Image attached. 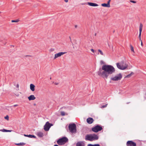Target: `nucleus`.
<instances>
[{
  "instance_id": "f257e3e1",
  "label": "nucleus",
  "mask_w": 146,
  "mask_h": 146,
  "mask_svg": "<svg viewBox=\"0 0 146 146\" xmlns=\"http://www.w3.org/2000/svg\"><path fill=\"white\" fill-rule=\"evenodd\" d=\"M115 71V69L112 66L110 65H103L101 69H100L98 72V74L104 78H107L110 74H111Z\"/></svg>"
},
{
  "instance_id": "f03ea898",
  "label": "nucleus",
  "mask_w": 146,
  "mask_h": 146,
  "mask_svg": "<svg viewBox=\"0 0 146 146\" xmlns=\"http://www.w3.org/2000/svg\"><path fill=\"white\" fill-rule=\"evenodd\" d=\"M99 138L98 136L95 134H88L85 136V139L90 141L97 140Z\"/></svg>"
},
{
  "instance_id": "7ed1b4c3",
  "label": "nucleus",
  "mask_w": 146,
  "mask_h": 146,
  "mask_svg": "<svg viewBox=\"0 0 146 146\" xmlns=\"http://www.w3.org/2000/svg\"><path fill=\"white\" fill-rule=\"evenodd\" d=\"M117 67L119 69L122 70H125L126 69L128 65L123 61H122L120 63H118L116 64Z\"/></svg>"
},
{
  "instance_id": "20e7f679",
  "label": "nucleus",
  "mask_w": 146,
  "mask_h": 146,
  "mask_svg": "<svg viewBox=\"0 0 146 146\" xmlns=\"http://www.w3.org/2000/svg\"><path fill=\"white\" fill-rule=\"evenodd\" d=\"M68 141V139L66 137H64L58 139L57 142L58 145H61L64 144Z\"/></svg>"
},
{
  "instance_id": "39448f33",
  "label": "nucleus",
  "mask_w": 146,
  "mask_h": 146,
  "mask_svg": "<svg viewBox=\"0 0 146 146\" xmlns=\"http://www.w3.org/2000/svg\"><path fill=\"white\" fill-rule=\"evenodd\" d=\"M122 77V75L121 73H119L114 76L111 77L110 79L113 81H117L121 80Z\"/></svg>"
},
{
  "instance_id": "423d86ee",
  "label": "nucleus",
  "mask_w": 146,
  "mask_h": 146,
  "mask_svg": "<svg viewBox=\"0 0 146 146\" xmlns=\"http://www.w3.org/2000/svg\"><path fill=\"white\" fill-rule=\"evenodd\" d=\"M76 127L75 124L73 123L69 124V129L70 131L72 133H75L76 131Z\"/></svg>"
},
{
  "instance_id": "0eeeda50",
  "label": "nucleus",
  "mask_w": 146,
  "mask_h": 146,
  "mask_svg": "<svg viewBox=\"0 0 146 146\" xmlns=\"http://www.w3.org/2000/svg\"><path fill=\"white\" fill-rule=\"evenodd\" d=\"M102 129V127L99 125H97L92 129V131L95 132H98Z\"/></svg>"
},
{
  "instance_id": "6e6552de",
  "label": "nucleus",
  "mask_w": 146,
  "mask_h": 146,
  "mask_svg": "<svg viewBox=\"0 0 146 146\" xmlns=\"http://www.w3.org/2000/svg\"><path fill=\"white\" fill-rule=\"evenodd\" d=\"M52 125H53L52 124H51L49 122L47 121L44 126V129L45 131H48L50 127Z\"/></svg>"
},
{
  "instance_id": "1a4fd4ad",
  "label": "nucleus",
  "mask_w": 146,
  "mask_h": 146,
  "mask_svg": "<svg viewBox=\"0 0 146 146\" xmlns=\"http://www.w3.org/2000/svg\"><path fill=\"white\" fill-rule=\"evenodd\" d=\"M66 52H59L57 53L56 54H55L54 56V59H56V58L60 57L62 55H63L65 54L66 53Z\"/></svg>"
},
{
  "instance_id": "9d476101",
  "label": "nucleus",
  "mask_w": 146,
  "mask_h": 146,
  "mask_svg": "<svg viewBox=\"0 0 146 146\" xmlns=\"http://www.w3.org/2000/svg\"><path fill=\"white\" fill-rule=\"evenodd\" d=\"M126 145L127 146H136V144L132 141H129L127 142Z\"/></svg>"
},
{
  "instance_id": "9b49d317",
  "label": "nucleus",
  "mask_w": 146,
  "mask_h": 146,
  "mask_svg": "<svg viewBox=\"0 0 146 146\" xmlns=\"http://www.w3.org/2000/svg\"><path fill=\"white\" fill-rule=\"evenodd\" d=\"M143 27V25L141 23H140V25H139V40L140 41L142 40H141V35Z\"/></svg>"
},
{
  "instance_id": "f8f14e48",
  "label": "nucleus",
  "mask_w": 146,
  "mask_h": 146,
  "mask_svg": "<svg viewBox=\"0 0 146 146\" xmlns=\"http://www.w3.org/2000/svg\"><path fill=\"white\" fill-rule=\"evenodd\" d=\"M86 121L88 124H91L93 122L94 120L92 118L89 117L87 119Z\"/></svg>"
},
{
  "instance_id": "ddd939ff",
  "label": "nucleus",
  "mask_w": 146,
  "mask_h": 146,
  "mask_svg": "<svg viewBox=\"0 0 146 146\" xmlns=\"http://www.w3.org/2000/svg\"><path fill=\"white\" fill-rule=\"evenodd\" d=\"M87 4L89 6L93 7H96L98 6V4L88 2L87 3Z\"/></svg>"
},
{
  "instance_id": "4468645a",
  "label": "nucleus",
  "mask_w": 146,
  "mask_h": 146,
  "mask_svg": "<svg viewBox=\"0 0 146 146\" xmlns=\"http://www.w3.org/2000/svg\"><path fill=\"white\" fill-rule=\"evenodd\" d=\"M85 144L83 141H79L77 143L76 146H84Z\"/></svg>"
},
{
  "instance_id": "2eb2a0df",
  "label": "nucleus",
  "mask_w": 146,
  "mask_h": 146,
  "mask_svg": "<svg viewBox=\"0 0 146 146\" xmlns=\"http://www.w3.org/2000/svg\"><path fill=\"white\" fill-rule=\"evenodd\" d=\"M28 98L29 101L34 100L36 99V98L33 95H30L28 97Z\"/></svg>"
},
{
  "instance_id": "dca6fc26",
  "label": "nucleus",
  "mask_w": 146,
  "mask_h": 146,
  "mask_svg": "<svg viewBox=\"0 0 146 146\" xmlns=\"http://www.w3.org/2000/svg\"><path fill=\"white\" fill-rule=\"evenodd\" d=\"M30 89L33 92H34L35 90V86L33 84H31L30 86Z\"/></svg>"
},
{
  "instance_id": "f3484780",
  "label": "nucleus",
  "mask_w": 146,
  "mask_h": 146,
  "mask_svg": "<svg viewBox=\"0 0 146 146\" xmlns=\"http://www.w3.org/2000/svg\"><path fill=\"white\" fill-rule=\"evenodd\" d=\"M101 5L104 7H110V6H109L108 4L107 3H102L101 4Z\"/></svg>"
},
{
  "instance_id": "a211bd4d",
  "label": "nucleus",
  "mask_w": 146,
  "mask_h": 146,
  "mask_svg": "<svg viewBox=\"0 0 146 146\" xmlns=\"http://www.w3.org/2000/svg\"><path fill=\"white\" fill-rule=\"evenodd\" d=\"M37 135L39 137H42L43 135V133L41 132H38L37 133Z\"/></svg>"
},
{
  "instance_id": "6ab92c4d",
  "label": "nucleus",
  "mask_w": 146,
  "mask_h": 146,
  "mask_svg": "<svg viewBox=\"0 0 146 146\" xmlns=\"http://www.w3.org/2000/svg\"><path fill=\"white\" fill-rule=\"evenodd\" d=\"M26 144V143H24L22 142L19 143H15V145L18 146H24Z\"/></svg>"
},
{
  "instance_id": "aec40b11",
  "label": "nucleus",
  "mask_w": 146,
  "mask_h": 146,
  "mask_svg": "<svg viewBox=\"0 0 146 146\" xmlns=\"http://www.w3.org/2000/svg\"><path fill=\"white\" fill-rule=\"evenodd\" d=\"M0 131L2 132H11L12 131V130H7L4 129H0Z\"/></svg>"
},
{
  "instance_id": "412c9836",
  "label": "nucleus",
  "mask_w": 146,
  "mask_h": 146,
  "mask_svg": "<svg viewBox=\"0 0 146 146\" xmlns=\"http://www.w3.org/2000/svg\"><path fill=\"white\" fill-rule=\"evenodd\" d=\"M98 54H99V52L100 53V54L102 55H104V53H103V52L102 51L100 50V49H99L98 50Z\"/></svg>"
},
{
  "instance_id": "4be33fe9",
  "label": "nucleus",
  "mask_w": 146,
  "mask_h": 146,
  "mask_svg": "<svg viewBox=\"0 0 146 146\" xmlns=\"http://www.w3.org/2000/svg\"><path fill=\"white\" fill-rule=\"evenodd\" d=\"M133 74V72H131V74H129V75H127V76H126L125 77V78H129L130 77L131 75Z\"/></svg>"
},
{
  "instance_id": "5701e85b",
  "label": "nucleus",
  "mask_w": 146,
  "mask_h": 146,
  "mask_svg": "<svg viewBox=\"0 0 146 146\" xmlns=\"http://www.w3.org/2000/svg\"><path fill=\"white\" fill-rule=\"evenodd\" d=\"M88 146H100V145L98 144H95V145L89 144L88 145Z\"/></svg>"
},
{
  "instance_id": "b1692460",
  "label": "nucleus",
  "mask_w": 146,
  "mask_h": 146,
  "mask_svg": "<svg viewBox=\"0 0 146 146\" xmlns=\"http://www.w3.org/2000/svg\"><path fill=\"white\" fill-rule=\"evenodd\" d=\"M130 47L131 48V50L134 53V49L133 46L131 45H130Z\"/></svg>"
},
{
  "instance_id": "393cba45",
  "label": "nucleus",
  "mask_w": 146,
  "mask_h": 146,
  "mask_svg": "<svg viewBox=\"0 0 146 146\" xmlns=\"http://www.w3.org/2000/svg\"><path fill=\"white\" fill-rule=\"evenodd\" d=\"M19 21V20L18 19H17L16 20H11V22H18Z\"/></svg>"
},
{
  "instance_id": "a878e982",
  "label": "nucleus",
  "mask_w": 146,
  "mask_h": 146,
  "mask_svg": "<svg viewBox=\"0 0 146 146\" xmlns=\"http://www.w3.org/2000/svg\"><path fill=\"white\" fill-rule=\"evenodd\" d=\"M5 119L6 120H7V121L9 120V117L8 115H7L5 117H4Z\"/></svg>"
},
{
  "instance_id": "bb28decb",
  "label": "nucleus",
  "mask_w": 146,
  "mask_h": 146,
  "mask_svg": "<svg viewBox=\"0 0 146 146\" xmlns=\"http://www.w3.org/2000/svg\"><path fill=\"white\" fill-rule=\"evenodd\" d=\"M107 105H108V104H106L105 105L102 106L100 108H106V107H107Z\"/></svg>"
},
{
  "instance_id": "cd10ccee",
  "label": "nucleus",
  "mask_w": 146,
  "mask_h": 146,
  "mask_svg": "<svg viewBox=\"0 0 146 146\" xmlns=\"http://www.w3.org/2000/svg\"><path fill=\"white\" fill-rule=\"evenodd\" d=\"M24 136L25 137H29L30 138H31V135H27L24 134Z\"/></svg>"
},
{
  "instance_id": "c85d7f7f",
  "label": "nucleus",
  "mask_w": 146,
  "mask_h": 146,
  "mask_svg": "<svg viewBox=\"0 0 146 146\" xmlns=\"http://www.w3.org/2000/svg\"><path fill=\"white\" fill-rule=\"evenodd\" d=\"M61 114L62 116H64L65 115V113L64 111H61Z\"/></svg>"
},
{
  "instance_id": "c756f323",
  "label": "nucleus",
  "mask_w": 146,
  "mask_h": 146,
  "mask_svg": "<svg viewBox=\"0 0 146 146\" xmlns=\"http://www.w3.org/2000/svg\"><path fill=\"white\" fill-rule=\"evenodd\" d=\"M16 87L17 88V90H19V84H17L16 85Z\"/></svg>"
},
{
  "instance_id": "7c9ffc66",
  "label": "nucleus",
  "mask_w": 146,
  "mask_h": 146,
  "mask_svg": "<svg viewBox=\"0 0 146 146\" xmlns=\"http://www.w3.org/2000/svg\"><path fill=\"white\" fill-rule=\"evenodd\" d=\"M111 1V0H109L108 1V3H107V4H108V5H109V6H110V3Z\"/></svg>"
},
{
  "instance_id": "2f4dec72",
  "label": "nucleus",
  "mask_w": 146,
  "mask_h": 146,
  "mask_svg": "<svg viewBox=\"0 0 146 146\" xmlns=\"http://www.w3.org/2000/svg\"><path fill=\"white\" fill-rule=\"evenodd\" d=\"M130 1L131 2V3H136V1H132V0H130Z\"/></svg>"
},
{
  "instance_id": "473e14b6",
  "label": "nucleus",
  "mask_w": 146,
  "mask_h": 146,
  "mask_svg": "<svg viewBox=\"0 0 146 146\" xmlns=\"http://www.w3.org/2000/svg\"><path fill=\"white\" fill-rule=\"evenodd\" d=\"M54 50V49L53 48H51L50 49V51H53Z\"/></svg>"
},
{
  "instance_id": "72a5a7b5",
  "label": "nucleus",
  "mask_w": 146,
  "mask_h": 146,
  "mask_svg": "<svg viewBox=\"0 0 146 146\" xmlns=\"http://www.w3.org/2000/svg\"><path fill=\"white\" fill-rule=\"evenodd\" d=\"M91 51H92L93 53L94 52V50L93 49H91Z\"/></svg>"
},
{
  "instance_id": "f704fd0d",
  "label": "nucleus",
  "mask_w": 146,
  "mask_h": 146,
  "mask_svg": "<svg viewBox=\"0 0 146 146\" xmlns=\"http://www.w3.org/2000/svg\"><path fill=\"white\" fill-rule=\"evenodd\" d=\"M33 137L35 138L36 137L35 136H34V135H31V138H33Z\"/></svg>"
},
{
  "instance_id": "c9c22d12",
  "label": "nucleus",
  "mask_w": 146,
  "mask_h": 146,
  "mask_svg": "<svg viewBox=\"0 0 146 146\" xmlns=\"http://www.w3.org/2000/svg\"><path fill=\"white\" fill-rule=\"evenodd\" d=\"M140 41L141 42V45L142 46H143V42H142V40Z\"/></svg>"
},
{
  "instance_id": "e433bc0d",
  "label": "nucleus",
  "mask_w": 146,
  "mask_h": 146,
  "mask_svg": "<svg viewBox=\"0 0 146 146\" xmlns=\"http://www.w3.org/2000/svg\"><path fill=\"white\" fill-rule=\"evenodd\" d=\"M64 1L65 2L67 3L68 1V0H64Z\"/></svg>"
},
{
  "instance_id": "4c0bfd02",
  "label": "nucleus",
  "mask_w": 146,
  "mask_h": 146,
  "mask_svg": "<svg viewBox=\"0 0 146 146\" xmlns=\"http://www.w3.org/2000/svg\"><path fill=\"white\" fill-rule=\"evenodd\" d=\"M15 95L17 97H18V96H19V94H16Z\"/></svg>"
},
{
  "instance_id": "58836bf2",
  "label": "nucleus",
  "mask_w": 146,
  "mask_h": 146,
  "mask_svg": "<svg viewBox=\"0 0 146 146\" xmlns=\"http://www.w3.org/2000/svg\"><path fill=\"white\" fill-rule=\"evenodd\" d=\"M18 106V105L17 104H15L14 105V106L15 107L17 106Z\"/></svg>"
},
{
  "instance_id": "ea45409f",
  "label": "nucleus",
  "mask_w": 146,
  "mask_h": 146,
  "mask_svg": "<svg viewBox=\"0 0 146 146\" xmlns=\"http://www.w3.org/2000/svg\"><path fill=\"white\" fill-rule=\"evenodd\" d=\"M58 83L55 82L54 83V84L56 85H58Z\"/></svg>"
},
{
  "instance_id": "a19ab883",
  "label": "nucleus",
  "mask_w": 146,
  "mask_h": 146,
  "mask_svg": "<svg viewBox=\"0 0 146 146\" xmlns=\"http://www.w3.org/2000/svg\"><path fill=\"white\" fill-rule=\"evenodd\" d=\"M54 146H58V145H54Z\"/></svg>"
},
{
  "instance_id": "79ce46f5",
  "label": "nucleus",
  "mask_w": 146,
  "mask_h": 146,
  "mask_svg": "<svg viewBox=\"0 0 146 146\" xmlns=\"http://www.w3.org/2000/svg\"><path fill=\"white\" fill-rule=\"evenodd\" d=\"M77 27V25H76V26H75V27L76 28Z\"/></svg>"
},
{
  "instance_id": "37998d69",
  "label": "nucleus",
  "mask_w": 146,
  "mask_h": 146,
  "mask_svg": "<svg viewBox=\"0 0 146 146\" xmlns=\"http://www.w3.org/2000/svg\"><path fill=\"white\" fill-rule=\"evenodd\" d=\"M1 13V12L0 11V13Z\"/></svg>"
},
{
  "instance_id": "c03bdc74",
  "label": "nucleus",
  "mask_w": 146,
  "mask_h": 146,
  "mask_svg": "<svg viewBox=\"0 0 146 146\" xmlns=\"http://www.w3.org/2000/svg\"><path fill=\"white\" fill-rule=\"evenodd\" d=\"M50 79H51V78H50Z\"/></svg>"
}]
</instances>
